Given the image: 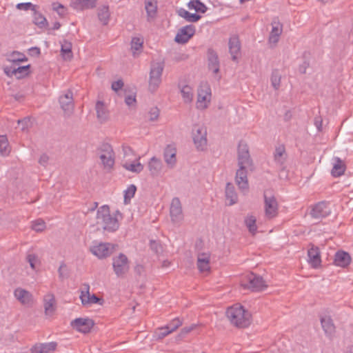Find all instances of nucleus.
<instances>
[{"label": "nucleus", "mask_w": 353, "mask_h": 353, "mask_svg": "<svg viewBox=\"0 0 353 353\" xmlns=\"http://www.w3.org/2000/svg\"><path fill=\"white\" fill-rule=\"evenodd\" d=\"M119 216L122 218V214L119 210L111 215L109 206L103 205L97 210V224L101 225L104 231L114 232L119 228Z\"/></svg>", "instance_id": "nucleus-1"}, {"label": "nucleus", "mask_w": 353, "mask_h": 353, "mask_svg": "<svg viewBox=\"0 0 353 353\" xmlns=\"http://www.w3.org/2000/svg\"><path fill=\"white\" fill-rule=\"evenodd\" d=\"M226 316L231 323L239 327H248L250 323V313L242 305L238 304L228 307Z\"/></svg>", "instance_id": "nucleus-2"}, {"label": "nucleus", "mask_w": 353, "mask_h": 353, "mask_svg": "<svg viewBox=\"0 0 353 353\" xmlns=\"http://www.w3.org/2000/svg\"><path fill=\"white\" fill-rule=\"evenodd\" d=\"M98 150L103 169L110 171L115 163V154L112 147L109 143H105L100 145Z\"/></svg>", "instance_id": "nucleus-3"}, {"label": "nucleus", "mask_w": 353, "mask_h": 353, "mask_svg": "<svg viewBox=\"0 0 353 353\" xmlns=\"http://www.w3.org/2000/svg\"><path fill=\"white\" fill-rule=\"evenodd\" d=\"M241 286L245 289L259 292L266 289L267 285L263 277L252 272L248 274L241 281Z\"/></svg>", "instance_id": "nucleus-4"}, {"label": "nucleus", "mask_w": 353, "mask_h": 353, "mask_svg": "<svg viewBox=\"0 0 353 353\" xmlns=\"http://www.w3.org/2000/svg\"><path fill=\"white\" fill-rule=\"evenodd\" d=\"M112 268L117 277L123 278L130 270V261L123 253L112 258Z\"/></svg>", "instance_id": "nucleus-5"}, {"label": "nucleus", "mask_w": 353, "mask_h": 353, "mask_svg": "<svg viewBox=\"0 0 353 353\" xmlns=\"http://www.w3.org/2000/svg\"><path fill=\"white\" fill-rule=\"evenodd\" d=\"M163 68L164 64L162 62L153 63L151 65L149 79V90L152 92H155L161 84Z\"/></svg>", "instance_id": "nucleus-6"}, {"label": "nucleus", "mask_w": 353, "mask_h": 353, "mask_svg": "<svg viewBox=\"0 0 353 353\" xmlns=\"http://www.w3.org/2000/svg\"><path fill=\"white\" fill-rule=\"evenodd\" d=\"M211 88L208 83L201 82L198 88L196 108L206 109L211 101Z\"/></svg>", "instance_id": "nucleus-7"}, {"label": "nucleus", "mask_w": 353, "mask_h": 353, "mask_svg": "<svg viewBox=\"0 0 353 353\" xmlns=\"http://www.w3.org/2000/svg\"><path fill=\"white\" fill-rule=\"evenodd\" d=\"M192 136L196 149L201 151L204 150L208 141L206 128L199 124L194 125Z\"/></svg>", "instance_id": "nucleus-8"}, {"label": "nucleus", "mask_w": 353, "mask_h": 353, "mask_svg": "<svg viewBox=\"0 0 353 353\" xmlns=\"http://www.w3.org/2000/svg\"><path fill=\"white\" fill-rule=\"evenodd\" d=\"M263 197L265 216L269 219L276 217L278 214L279 205L275 196L271 192L265 191Z\"/></svg>", "instance_id": "nucleus-9"}, {"label": "nucleus", "mask_w": 353, "mask_h": 353, "mask_svg": "<svg viewBox=\"0 0 353 353\" xmlns=\"http://www.w3.org/2000/svg\"><path fill=\"white\" fill-rule=\"evenodd\" d=\"M116 245L110 243H99L90 248V252L100 259L110 256L115 250Z\"/></svg>", "instance_id": "nucleus-10"}, {"label": "nucleus", "mask_w": 353, "mask_h": 353, "mask_svg": "<svg viewBox=\"0 0 353 353\" xmlns=\"http://www.w3.org/2000/svg\"><path fill=\"white\" fill-rule=\"evenodd\" d=\"M238 165L243 168L252 166L248 145L244 141H240L238 145Z\"/></svg>", "instance_id": "nucleus-11"}, {"label": "nucleus", "mask_w": 353, "mask_h": 353, "mask_svg": "<svg viewBox=\"0 0 353 353\" xmlns=\"http://www.w3.org/2000/svg\"><path fill=\"white\" fill-rule=\"evenodd\" d=\"M80 299L83 305H88L93 303L102 305L103 303V300L98 298L94 294L92 295L90 294V285L88 283H84L82 285Z\"/></svg>", "instance_id": "nucleus-12"}, {"label": "nucleus", "mask_w": 353, "mask_h": 353, "mask_svg": "<svg viewBox=\"0 0 353 353\" xmlns=\"http://www.w3.org/2000/svg\"><path fill=\"white\" fill-rule=\"evenodd\" d=\"M196 28L194 25H187L181 28L175 37L174 41L181 44L186 43L195 34Z\"/></svg>", "instance_id": "nucleus-13"}, {"label": "nucleus", "mask_w": 353, "mask_h": 353, "mask_svg": "<svg viewBox=\"0 0 353 353\" xmlns=\"http://www.w3.org/2000/svg\"><path fill=\"white\" fill-rule=\"evenodd\" d=\"M331 214L330 203L320 201L315 204L311 210L310 214L314 219H323Z\"/></svg>", "instance_id": "nucleus-14"}, {"label": "nucleus", "mask_w": 353, "mask_h": 353, "mask_svg": "<svg viewBox=\"0 0 353 353\" xmlns=\"http://www.w3.org/2000/svg\"><path fill=\"white\" fill-rule=\"evenodd\" d=\"M59 103L64 112L70 115L74 110L73 93L70 90H67L59 97Z\"/></svg>", "instance_id": "nucleus-15"}, {"label": "nucleus", "mask_w": 353, "mask_h": 353, "mask_svg": "<svg viewBox=\"0 0 353 353\" xmlns=\"http://www.w3.org/2000/svg\"><path fill=\"white\" fill-rule=\"evenodd\" d=\"M170 214L172 221L174 223H179L183 220V214L182 207L179 198L174 197L172 199L170 205Z\"/></svg>", "instance_id": "nucleus-16"}, {"label": "nucleus", "mask_w": 353, "mask_h": 353, "mask_svg": "<svg viewBox=\"0 0 353 353\" xmlns=\"http://www.w3.org/2000/svg\"><path fill=\"white\" fill-rule=\"evenodd\" d=\"M94 325V321L88 318H77L71 322L74 329L84 334L88 333Z\"/></svg>", "instance_id": "nucleus-17"}, {"label": "nucleus", "mask_w": 353, "mask_h": 353, "mask_svg": "<svg viewBox=\"0 0 353 353\" xmlns=\"http://www.w3.org/2000/svg\"><path fill=\"white\" fill-rule=\"evenodd\" d=\"M247 168L239 167L236 172L235 183L242 192H247L249 189Z\"/></svg>", "instance_id": "nucleus-18"}, {"label": "nucleus", "mask_w": 353, "mask_h": 353, "mask_svg": "<svg viewBox=\"0 0 353 353\" xmlns=\"http://www.w3.org/2000/svg\"><path fill=\"white\" fill-rule=\"evenodd\" d=\"M308 263L313 268H318L321 266V259L319 248L313 244L310 245L307 250Z\"/></svg>", "instance_id": "nucleus-19"}, {"label": "nucleus", "mask_w": 353, "mask_h": 353, "mask_svg": "<svg viewBox=\"0 0 353 353\" xmlns=\"http://www.w3.org/2000/svg\"><path fill=\"white\" fill-rule=\"evenodd\" d=\"M229 52L231 54L232 59L234 61H237L241 54V42L238 36L232 35L230 37L228 41Z\"/></svg>", "instance_id": "nucleus-20"}, {"label": "nucleus", "mask_w": 353, "mask_h": 353, "mask_svg": "<svg viewBox=\"0 0 353 353\" xmlns=\"http://www.w3.org/2000/svg\"><path fill=\"white\" fill-rule=\"evenodd\" d=\"M208 69L213 74H216L219 72L220 62L217 53L212 48H208L207 52Z\"/></svg>", "instance_id": "nucleus-21"}, {"label": "nucleus", "mask_w": 353, "mask_h": 353, "mask_svg": "<svg viewBox=\"0 0 353 353\" xmlns=\"http://www.w3.org/2000/svg\"><path fill=\"white\" fill-rule=\"evenodd\" d=\"M272 30L269 35L268 41L270 43L276 45L283 32V25L278 19H274L272 22Z\"/></svg>", "instance_id": "nucleus-22"}, {"label": "nucleus", "mask_w": 353, "mask_h": 353, "mask_svg": "<svg viewBox=\"0 0 353 353\" xmlns=\"http://www.w3.org/2000/svg\"><path fill=\"white\" fill-rule=\"evenodd\" d=\"M176 149L174 145H168L164 149L163 157L167 165L174 168L176 163Z\"/></svg>", "instance_id": "nucleus-23"}, {"label": "nucleus", "mask_w": 353, "mask_h": 353, "mask_svg": "<svg viewBox=\"0 0 353 353\" xmlns=\"http://www.w3.org/2000/svg\"><path fill=\"white\" fill-rule=\"evenodd\" d=\"M14 296L23 305H30L33 301L32 294L21 288L14 290Z\"/></svg>", "instance_id": "nucleus-24"}, {"label": "nucleus", "mask_w": 353, "mask_h": 353, "mask_svg": "<svg viewBox=\"0 0 353 353\" xmlns=\"http://www.w3.org/2000/svg\"><path fill=\"white\" fill-rule=\"evenodd\" d=\"M57 346L56 342L35 344L31 348V353H51L55 350Z\"/></svg>", "instance_id": "nucleus-25"}, {"label": "nucleus", "mask_w": 353, "mask_h": 353, "mask_svg": "<svg viewBox=\"0 0 353 353\" xmlns=\"http://www.w3.org/2000/svg\"><path fill=\"white\" fill-rule=\"evenodd\" d=\"M322 328L328 337H332L335 333V325L330 316H325L321 318Z\"/></svg>", "instance_id": "nucleus-26"}, {"label": "nucleus", "mask_w": 353, "mask_h": 353, "mask_svg": "<svg viewBox=\"0 0 353 353\" xmlns=\"http://www.w3.org/2000/svg\"><path fill=\"white\" fill-rule=\"evenodd\" d=\"M334 264L341 268H345L350 264V255L344 251H338L334 256Z\"/></svg>", "instance_id": "nucleus-27"}, {"label": "nucleus", "mask_w": 353, "mask_h": 353, "mask_svg": "<svg viewBox=\"0 0 353 353\" xmlns=\"http://www.w3.org/2000/svg\"><path fill=\"white\" fill-rule=\"evenodd\" d=\"M140 157H135V159L134 161H131V159L125 161L123 167L128 171L134 172V173H140L143 170V165L139 161Z\"/></svg>", "instance_id": "nucleus-28"}, {"label": "nucleus", "mask_w": 353, "mask_h": 353, "mask_svg": "<svg viewBox=\"0 0 353 353\" xmlns=\"http://www.w3.org/2000/svg\"><path fill=\"white\" fill-rule=\"evenodd\" d=\"M210 256L209 253H201L197 257V267L200 272H208L210 267Z\"/></svg>", "instance_id": "nucleus-29"}, {"label": "nucleus", "mask_w": 353, "mask_h": 353, "mask_svg": "<svg viewBox=\"0 0 353 353\" xmlns=\"http://www.w3.org/2000/svg\"><path fill=\"white\" fill-rule=\"evenodd\" d=\"M162 168L163 163L159 159L155 157H153L150 159L148 163V169L152 176H159L161 172Z\"/></svg>", "instance_id": "nucleus-30"}, {"label": "nucleus", "mask_w": 353, "mask_h": 353, "mask_svg": "<svg viewBox=\"0 0 353 353\" xmlns=\"http://www.w3.org/2000/svg\"><path fill=\"white\" fill-rule=\"evenodd\" d=\"M225 194L226 200L229 201L228 204V205H232L237 203L238 195L235 191L234 186L232 183L228 182L226 183Z\"/></svg>", "instance_id": "nucleus-31"}, {"label": "nucleus", "mask_w": 353, "mask_h": 353, "mask_svg": "<svg viewBox=\"0 0 353 353\" xmlns=\"http://www.w3.org/2000/svg\"><path fill=\"white\" fill-rule=\"evenodd\" d=\"M61 54L65 60H70L73 57L72 52V44L70 41L63 39L60 41Z\"/></svg>", "instance_id": "nucleus-32"}, {"label": "nucleus", "mask_w": 353, "mask_h": 353, "mask_svg": "<svg viewBox=\"0 0 353 353\" xmlns=\"http://www.w3.org/2000/svg\"><path fill=\"white\" fill-rule=\"evenodd\" d=\"M97 117L100 122L103 123L108 120L109 117V112L105 106L103 102L99 101L96 103L95 106Z\"/></svg>", "instance_id": "nucleus-33"}, {"label": "nucleus", "mask_w": 353, "mask_h": 353, "mask_svg": "<svg viewBox=\"0 0 353 353\" xmlns=\"http://www.w3.org/2000/svg\"><path fill=\"white\" fill-rule=\"evenodd\" d=\"M97 0H76L72 6L77 10H86L95 8Z\"/></svg>", "instance_id": "nucleus-34"}, {"label": "nucleus", "mask_w": 353, "mask_h": 353, "mask_svg": "<svg viewBox=\"0 0 353 353\" xmlns=\"http://www.w3.org/2000/svg\"><path fill=\"white\" fill-rule=\"evenodd\" d=\"M334 161L335 163H334L331 174L334 177H339L344 174L345 165L343 161L339 157H336Z\"/></svg>", "instance_id": "nucleus-35"}, {"label": "nucleus", "mask_w": 353, "mask_h": 353, "mask_svg": "<svg viewBox=\"0 0 353 353\" xmlns=\"http://www.w3.org/2000/svg\"><path fill=\"white\" fill-rule=\"evenodd\" d=\"M177 14L181 17L185 19L188 22H196L199 21L201 16L197 13H190L184 8H180L177 11Z\"/></svg>", "instance_id": "nucleus-36"}, {"label": "nucleus", "mask_w": 353, "mask_h": 353, "mask_svg": "<svg viewBox=\"0 0 353 353\" xmlns=\"http://www.w3.org/2000/svg\"><path fill=\"white\" fill-rule=\"evenodd\" d=\"M274 161L279 165H283L286 159L285 148L283 144L276 147L274 153Z\"/></svg>", "instance_id": "nucleus-37"}, {"label": "nucleus", "mask_w": 353, "mask_h": 353, "mask_svg": "<svg viewBox=\"0 0 353 353\" xmlns=\"http://www.w3.org/2000/svg\"><path fill=\"white\" fill-rule=\"evenodd\" d=\"M55 299L52 294H48L44 297V308L46 314H51L54 310Z\"/></svg>", "instance_id": "nucleus-38"}, {"label": "nucleus", "mask_w": 353, "mask_h": 353, "mask_svg": "<svg viewBox=\"0 0 353 353\" xmlns=\"http://www.w3.org/2000/svg\"><path fill=\"white\" fill-rule=\"evenodd\" d=\"M190 10H194L197 13H205L208 8L200 0H192L188 3Z\"/></svg>", "instance_id": "nucleus-39"}, {"label": "nucleus", "mask_w": 353, "mask_h": 353, "mask_svg": "<svg viewBox=\"0 0 353 353\" xmlns=\"http://www.w3.org/2000/svg\"><path fill=\"white\" fill-rule=\"evenodd\" d=\"M98 18L99 21L103 24L107 25L110 19L109 7L103 6L99 9Z\"/></svg>", "instance_id": "nucleus-40"}, {"label": "nucleus", "mask_w": 353, "mask_h": 353, "mask_svg": "<svg viewBox=\"0 0 353 353\" xmlns=\"http://www.w3.org/2000/svg\"><path fill=\"white\" fill-rule=\"evenodd\" d=\"M181 93L182 94V97L183 101L185 103H190L193 99V92L192 88L188 85H185L181 88Z\"/></svg>", "instance_id": "nucleus-41"}, {"label": "nucleus", "mask_w": 353, "mask_h": 353, "mask_svg": "<svg viewBox=\"0 0 353 353\" xmlns=\"http://www.w3.org/2000/svg\"><path fill=\"white\" fill-rule=\"evenodd\" d=\"M256 219L252 216H248L245 219V224L248 228L249 232L252 234H254L257 230V226L256 225Z\"/></svg>", "instance_id": "nucleus-42"}, {"label": "nucleus", "mask_w": 353, "mask_h": 353, "mask_svg": "<svg viewBox=\"0 0 353 353\" xmlns=\"http://www.w3.org/2000/svg\"><path fill=\"white\" fill-rule=\"evenodd\" d=\"M281 79V76L279 73V70H273L272 72L270 81L272 86L274 88V90H279V88H280Z\"/></svg>", "instance_id": "nucleus-43"}, {"label": "nucleus", "mask_w": 353, "mask_h": 353, "mask_svg": "<svg viewBox=\"0 0 353 353\" xmlns=\"http://www.w3.org/2000/svg\"><path fill=\"white\" fill-rule=\"evenodd\" d=\"M30 65L17 67L15 66V69H14V71L15 72V77L17 79H22L28 76L30 73Z\"/></svg>", "instance_id": "nucleus-44"}, {"label": "nucleus", "mask_w": 353, "mask_h": 353, "mask_svg": "<svg viewBox=\"0 0 353 353\" xmlns=\"http://www.w3.org/2000/svg\"><path fill=\"white\" fill-rule=\"evenodd\" d=\"M137 191V187L134 184L130 185L124 191V203L128 204L130 203L132 198L134 197Z\"/></svg>", "instance_id": "nucleus-45"}, {"label": "nucleus", "mask_w": 353, "mask_h": 353, "mask_svg": "<svg viewBox=\"0 0 353 353\" xmlns=\"http://www.w3.org/2000/svg\"><path fill=\"white\" fill-rule=\"evenodd\" d=\"M145 8L148 18H153L157 14V6L152 1H146L145 2Z\"/></svg>", "instance_id": "nucleus-46"}, {"label": "nucleus", "mask_w": 353, "mask_h": 353, "mask_svg": "<svg viewBox=\"0 0 353 353\" xmlns=\"http://www.w3.org/2000/svg\"><path fill=\"white\" fill-rule=\"evenodd\" d=\"M0 152L3 156L8 155L10 152L9 143L6 136H0Z\"/></svg>", "instance_id": "nucleus-47"}, {"label": "nucleus", "mask_w": 353, "mask_h": 353, "mask_svg": "<svg viewBox=\"0 0 353 353\" xmlns=\"http://www.w3.org/2000/svg\"><path fill=\"white\" fill-rule=\"evenodd\" d=\"M46 225L43 220L38 219L32 222V229L37 232H43L46 229Z\"/></svg>", "instance_id": "nucleus-48"}, {"label": "nucleus", "mask_w": 353, "mask_h": 353, "mask_svg": "<svg viewBox=\"0 0 353 353\" xmlns=\"http://www.w3.org/2000/svg\"><path fill=\"white\" fill-rule=\"evenodd\" d=\"M143 40L139 37H134L131 41V49L134 54L136 51L140 50L143 47Z\"/></svg>", "instance_id": "nucleus-49"}, {"label": "nucleus", "mask_w": 353, "mask_h": 353, "mask_svg": "<svg viewBox=\"0 0 353 353\" xmlns=\"http://www.w3.org/2000/svg\"><path fill=\"white\" fill-rule=\"evenodd\" d=\"M59 278L61 281H63L68 277V270L67 265L64 262H61L58 269Z\"/></svg>", "instance_id": "nucleus-50"}, {"label": "nucleus", "mask_w": 353, "mask_h": 353, "mask_svg": "<svg viewBox=\"0 0 353 353\" xmlns=\"http://www.w3.org/2000/svg\"><path fill=\"white\" fill-rule=\"evenodd\" d=\"M182 325V321L179 318L174 319L171 322L167 324L165 327H167L170 332H173L178 327Z\"/></svg>", "instance_id": "nucleus-51"}, {"label": "nucleus", "mask_w": 353, "mask_h": 353, "mask_svg": "<svg viewBox=\"0 0 353 353\" xmlns=\"http://www.w3.org/2000/svg\"><path fill=\"white\" fill-rule=\"evenodd\" d=\"M170 333V330H169L168 327L165 326L159 327L157 330L155 332L157 337L159 339H163Z\"/></svg>", "instance_id": "nucleus-52"}, {"label": "nucleus", "mask_w": 353, "mask_h": 353, "mask_svg": "<svg viewBox=\"0 0 353 353\" xmlns=\"http://www.w3.org/2000/svg\"><path fill=\"white\" fill-rule=\"evenodd\" d=\"M17 8L19 10H35V6L33 5L30 2L26 3H19L17 5Z\"/></svg>", "instance_id": "nucleus-53"}, {"label": "nucleus", "mask_w": 353, "mask_h": 353, "mask_svg": "<svg viewBox=\"0 0 353 353\" xmlns=\"http://www.w3.org/2000/svg\"><path fill=\"white\" fill-rule=\"evenodd\" d=\"M149 120L154 121L157 120L159 116V110L157 107L152 108L149 111Z\"/></svg>", "instance_id": "nucleus-54"}, {"label": "nucleus", "mask_w": 353, "mask_h": 353, "mask_svg": "<svg viewBox=\"0 0 353 353\" xmlns=\"http://www.w3.org/2000/svg\"><path fill=\"white\" fill-rule=\"evenodd\" d=\"M34 22L39 27H43L47 24L46 19L40 14L35 15Z\"/></svg>", "instance_id": "nucleus-55"}, {"label": "nucleus", "mask_w": 353, "mask_h": 353, "mask_svg": "<svg viewBox=\"0 0 353 353\" xmlns=\"http://www.w3.org/2000/svg\"><path fill=\"white\" fill-rule=\"evenodd\" d=\"M12 61L14 63L27 61V58L25 57V55L23 54H21L18 52H13L12 54Z\"/></svg>", "instance_id": "nucleus-56"}, {"label": "nucleus", "mask_w": 353, "mask_h": 353, "mask_svg": "<svg viewBox=\"0 0 353 353\" xmlns=\"http://www.w3.org/2000/svg\"><path fill=\"white\" fill-rule=\"evenodd\" d=\"M150 245L151 250H153L156 254H159L162 252V246L158 241L151 240L150 242Z\"/></svg>", "instance_id": "nucleus-57"}, {"label": "nucleus", "mask_w": 353, "mask_h": 353, "mask_svg": "<svg viewBox=\"0 0 353 353\" xmlns=\"http://www.w3.org/2000/svg\"><path fill=\"white\" fill-rule=\"evenodd\" d=\"M27 261L29 263L32 269H35V264L38 261V258L37 255L34 254H29L26 257Z\"/></svg>", "instance_id": "nucleus-58"}, {"label": "nucleus", "mask_w": 353, "mask_h": 353, "mask_svg": "<svg viewBox=\"0 0 353 353\" xmlns=\"http://www.w3.org/2000/svg\"><path fill=\"white\" fill-rule=\"evenodd\" d=\"M52 8L54 10H55L60 16H63L65 13L64 6L58 3H52Z\"/></svg>", "instance_id": "nucleus-59"}, {"label": "nucleus", "mask_w": 353, "mask_h": 353, "mask_svg": "<svg viewBox=\"0 0 353 353\" xmlns=\"http://www.w3.org/2000/svg\"><path fill=\"white\" fill-rule=\"evenodd\" d=\"M17 122H18V125L21 128V130L22 131H25L28 128V127L30 125V121L28 118H24L23 119L18 120Z\"/></svg>", "instance_id": "nucleus-60"}, {"label": "nucleus", "mask_w": 353, "mask_h": 353, "mask_svg": "<svg viewBox=\"0 0 353 353\" xmlns=\"http://www.w3.org/2000/svg\"><path fill=\"white\" fill-rule=\"evenodd\" d=\"M123 152L124 154V157H128L130 156H135L133 150L128 145H123L122 147Z\"/></svg>", "instance_id": "nucleus-61"}, {"label": "nucleus", "mask_w": 353, "mask_h": 353, "mask_svg": "<svg viewBox=\"0 0 353 353\" xmlns=\"http://www.w3.org/2000/svg\"><path fill=\"white\" fill-rule=\"evenodd\" d=\"M123 86V82L122 80L119 79L116 81H114L112 83V89L116 92L119 91Z\"/></svg>", "instance_id": "nucleus-62"}, {"label": "nucleus", "mask_w": 353, "mask_h": 353, "mask_svg": "<svg viewBox=\"0 0 353 353\" xmlns=\"http://www.w3.org/2000/svg\"><path fill=\"white\" fill-rule=\"evenodd\" d=\"M125 103L130 106L136 103V97L135 95H128L125 97Z\"/></svg>", "instance_id": "nucleus-63"}, {"label": "nucleus", "mask_w": 353, "mask_h": 353, "mask_svg": "<svg viewBox=\"0 0 353 353\" xmlns=\"http://www.w3.org/2000/svg\"><path fill=\"white\" fill-rule=\"evenodd\" d=\"M145 272V268L143 265H141V264H137L135 267H134V272L139 275V276H141Z\"/></svg>", "instance_id": "nucleus-64"}]
</instances>
